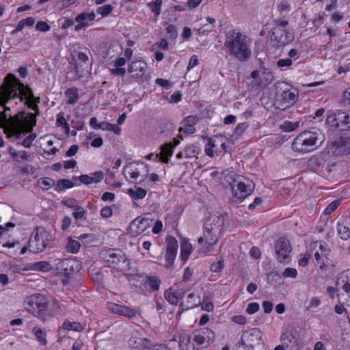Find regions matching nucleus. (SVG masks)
<instances>
[{
  "mask_svg": "<svg viewBox=\"0 0 350 350\" xmlns=\"http://www.w3.org/2000/svg\"><path fill=\"white\" fill-rule=\"evenodd\" d=\"M167 248L166 252H173L177 254L178 247V241L175 237L169 236L166 239Z\"/></svg>",
  "mask_w": 350,
  "mask_h": 350,
  "instance_id": "obj_42",
  "label": "nucleus"
},
{
  "mask_svg": "<svg viewBox=\"0 0 350 350\" xmlns=\"http://www.w3.org/2000/svg\"><path fill=\"white\" fill-rule=\"evenodd\" d=\"M107 308L114 314L124 316L127 318H133L135 317L137 313V310L135 308L115 303H109L107 304Z\"/></svg>",
  "mask_w": 350,
  "mask_h": 350,
  "instance_id": "obj_21",
  "label": "nucleus"
},
{
  "mask_svg": "<svg viewBox=\"0 0 350 350\" xmlns=\"http://www.w3.org/2000/svg\"><path fill=\"white\" fill-rule=\"evenodd\" d=\"M181 293L172 288L166 290L164 293L165 299L172 305H177L180 300Z\"/></svg>",
  "mask_w": 350,
  "mask_h": 350,
  "instance_id": "obj_33",
  "label": "nucleus"
},
{
  "mask_svg": "<svg viewBox=\"0 0 350 350\" xmlns=\"http://www.w3.org/2000/svg\"><path fill=\"white\" fill-rule=\"evenodd\" d=\"M298 94V92L295 89L284 91L280 96L281 105L278 107L284 109L289 107L296 102Z\"/></svg>",
  "mask_w": 350,
  "mask_h": 350,
  "instance_id": "obj_23",
  "label": "nucleus"
},
{
  "mask_svg": "<svg viewBox=\"0 0 350 350\" xmlns=\"http://www.w3.org/2000/svg\"><path fill=\"white\" fill-rule=\"evenodd\" d=\"M80 247L81 244L78 241L75 240L71 237L68 238L66 250L68 252L72 254H76L79 252Z\"/></svg>",
  "mask_w": 350,
  "mask_h": 350,
  "instance_id": "obj_41",
  "label": "nucleus"
},
{
  "mask_svg": "<svg viewBox=\"0 0 350 350\" xmlns=\"http://www.w3.org/2000/svg\"><path fill=\"white\" fill-rule=\"evenodd\" d=\"M191 336L193 340L196 345H202L204 344H208L215 338L214 332L207 327H204L200 329L195 330Z\"/></svg>",
  "mask_w": 350,
  "mask_h": 350,
  "instance_id": "obj_18",
  "label": "nucleus"
},
{
  "mask_svg": "<svg viewBox=\"0 0 350 350\" xmlns=\"http://www.w3.org/2000/svg\"><path fill=\"white\" fill-rule=\"evenodd\" d=\"M33 269L34 270L46 272L50 270L51 266L48 262L40 261L33 264Z\"/></svg>",
  "mask_w": 350,
  "mask_h": 350,
  "instance_id": "obj_51",
  "label": "nucleus"
},
{
  "mask_svg": "<svg viewBox=\"0 0 350 350\" xmlns=\"http://www.w3.org/2000/svg\"><path fill=\"white\" fill-rule=\"evenodd\" d=\"M46 301L47 299L44 295L33 294L26 298L24 306L27 311L42 321L45 315Z\"/></svg>",
  "mask_w": 350,
  "mask_h": 350,
  "instance_id": "obj_9",
  "label": "nucleus"
},
{
  "mask_svg": "<svg viewBox=\"0 0 350 350\" xmlns=\"http://www.w3.org/2000/svg\"><path fill=\"white\" fill-rule=\"evenodd\" d=\"M9 154L15 161L18 162L26 161L28 159V156L25 151H16L13 148H10Z\"/></svg>",
  "mask_w": 350,
  "mask_h": 350,
  "instance_id": "obj_39",
  "label": "nucleus"
},
{
  "mask_svg": "<svg viewBox=\"0 0 350 350\" xmlns=\"http://www.w3.org/2000/svg\"><path fill=\"white\" fill-rule=\"evenodd\" d=\"M346 117L348 118V114L343 111L329 115L326 119V124L330 128L340 130L341 121L344 120Z\"/></svg>",
  "mask_w": 350,
  "mask_h": 350,
  "instance_id": "obj_27",
  "label": "nucleus"
},
{
  "mask_svg": "<svg viewBox=\"0 0 350 350\" xmlns=\"http://www.w3.org/2000/svg\"><path fill=\"white\" fill-rule=\"evenodd\" d=\"M17 105L23 103L25 105V99L20 102L18 99H12L11 101L5 105H0L4 107V111L0 113V127L4 131L8 137L15 136L19 137L23 133H29L35 125V120L31 116H26L24 111H19L15 116L8 113L10 111V106L13 107L12 101Z\"/></svg>",
  "mask_w": 350,
  "mask_h": 350,
  "instance_id": "obj_2",
  "label": "nucleus"
},
{
  "mask_svg": "<svg viewBox=\"0 0 350 350\" xmlns=\"http://www.w3.org/2000/svg\"><path fill=\"white\" fill-rule=\"evenodd\" d=\"M51 235L44 228L38 227L29 240V250L34 254L42 252L51 241Z\"/></svg>",
  "mask_w": 350,
  "mask_h": 350,
  "instance_id": "obj_8",
  "label": "nucleus"
},
{
  "mask_svg": "<svg viewBox=\"0 0 350 350\" xmlns=\"http://www.w3.org/2000/svg\"><path fill=\"white\" fill-rule=\"evenodd\" d=\"M85 211L81 207L80 205H78L75 208H74V212L72 215L76 219H82L85 217Z\"/></svg>",
  "mask_w": 350,
  "mask_h": 350,
  "instance_id": "obj_59",
  "label": "nucleus"
},
{
  "mask_svg": "<svg viewBox=\"0 0 350 350\" xmlns=\"http://www.w3.org/2000/svg\"><path fill=\"white\" fill-rule=\"evenodd\" d=\"M81 262L75 258L58 260L55 265L57 273L64 276V284L68 282L70 276L78 273L81 269Z\"/></svg>",
  "mask_w": 350,
  "mask_h": 350,
  "instance_id": "obj_10",
  "label": "nucleus"
},
{
  "mask_svg": "<svg viewBox=\"0 0 350 350\" xmlns=\"http://www.w3.org/2000/svg\"><path fill=\"white\" fill-rule=\"evenodd\" d=\"M321 304V300L319 297H312L310 299L308 309H314L318 308Z\"/></svg>",
  "mask_w": 350,
  "mask_h": 350,
  "instance_id": "obj_61",
  "label": "nucleus"
},
{
  "mask_svg": "<svg viewBox=\"0 0 350 350\" xmlns=\"http://www.w3.org/2000/svg\"><path fill=\"white\" fill-rule=\"evenodd\" d=\"M36 339L40 345L44 346L47 344L46 335L44 331L38 326H35L32 330Z\"/></svg>",
  "mask_w": 350,
  "mask_h": 350,
  "instance_id": "obj_36",
  "label": "nucleus"
},
{
  "mask_svg": "<svg viewBox=\"0 0 350 350\" xmlns=\"http://www.w3.org/2000/svg\"><path fill=\"white\" fill-rule=\"evenodd\" d=\"M95 17L96 15L94 12H83L79 14L75 18V21L78 23L75 27V30L80 31L83 28L90 26L94 21Z\"/></svg>",
  "mask_w": 350,
  "mask_h": 350,
  "instance_id": "obj_24",
  "label": "nucleus"
},
{
  "mask_svg": "<svg viewBox=\"0 0 350 350\" xmlns=\"http://www.w3.org/2000/svg\"><path fill=\"white\" fill-rule=\"evenodd\" d=\"M280 339L282 344L285 345L286 347H288L289 344L296 342L297 341L295 336L291 329H286L285 331L282 332Z\"/></svg>",
  "mask_w": 350,
  "mask_h": 350,
  "instance_id": "obj_31",
  "label": "nucleus"
},
{
  "mask_svg": "<svg viewBox=\"0 0 350 350\" xmlns=\"http://www.w3.org/2000/svg\"><path fill=\"white\" fill-rule=\"evenodd\" d=\"M173 151L174 150L172 148V143L166 144L165 145L162 146L160 154L155 155V158L157 159L159 156L160 159L163 162L167 163L169 159L172 155Z\"/></svg>",
  "mask_w": 350,
  "mask_h": 350,
  "instance_id": "obj_34",
  "label": "nucleus"
},
{
  "mask_svg": "<svg viewBox=\"0 0 350 350\" xmlns=\"http://www.w3.org/2000/svg\"><path fill=\"white\" fill-rule=\"evenodd\" d=\"M199 153V149L196 146H190L187 147L184 150V157H194Z\"/></svg>",
  "mask_w": 350,
  "mask_h": 350,
  "instance_id": "obj_50",
  "label": "nucleus"
},
{
  "mask_svg": "<svg viewBox=\"0 0 350 350\" xmlns=\"http://www.w3.org/2000/svg\"><path fill=\"white\" fill-rule=\"evenodd\" d=\"M177 254L173 252H166L165 255V266L170 267L172 265L176 259Z\"/></svg>",
  "mask_w": 350,
  "mask_h": 350,
  "instance_id": "obj_54",
  "label": "nucleus"
},
{
  "mask_svg": "<svg viewBox=\"0 0 350 350\" xmlns=\"http://www.w3.org/2000/svg\"><path fill=\"white\" fill-rule=\"evenodd\" d=\"M224 226V217L221 215H213L208 218L204 225V229L211 230H218V232L223 234Z\"/></svg>",
  "mask_w": 350,
  "mask_h": 350,
  "instance_id": "obj_22",
  "label": "nucleus"
},
{
  "mask_svg": "<svg viewBox=\"0 0 350 350\" xmlns=\"http://www.w3.org/2000/svg\"><path fill=\"white\" fill-rule=\"evenodd\" d=\"M105 174L103 171H96L90 175L83 174L79 177V180L85 185L98 183L104 178Z\"/></svg>",
  "mask_w": 350,
  "mask_h": 350,
  "instance_id": "obj_28",
  "label": "nucleus"
},
{
  "mask_svg": "<svg viewBox=\"0 0 350 350\" xmlns=\"http://www.w3.org/2000/svg\"><path fill=\"white\" fill-rule=\"evenodd\" d=\"M292 248L288 239L280 237L275 242V252L278 261L288 263L291 260Z\"/></svg>",
  "mask_w": 350,
  "mask_h": 350,
  "instance_id": "obj_13",
  "label": "nucleus"
},
{
  "mask_svg": "<svg viewBox=\"0 0 350 350\" xmlns=\"http://www.w3.org/2000/svg\"><path fill=\"white\" fill-rule=\"evenodd\" d=\"M130 79L132 81L142 84L150 79V73L148 72V64L141 58L131 61L127 67Z\"/></svg>",
  "mask_w": 350,
  "mask_h": 350,
  "instance_id": "obj_7",
  "label": "nucleus"
},
{
  "mask_svg": "<svg viewBox=\"0 0 350 350\" xmlns=\"http://www.w3.org/2000/svg\"><path fill=\"white\" fill-rule=\"evenodd\" d=\"M16 98L20 102L25 99V104L34 111L38 110L40 98L35 97L30 88L25 86L20 80L12 74H8L0 88V105H5Z\"/></svg>",
  "mask_w": 350,
  "mask_h": 350,
  "instance_id": "obj_3",
  "label": "nucleus"
},
{
  "mask_svg": "<svg viewBox=\"0 0 350 350\" xmlns=\"http://www.w3.org/2000/svg\"><path fill=\"white\" fill-rule=\"evenodd\" d=\"M151 221L146 217H137L133 220L129 227V233L132 237H137L150 226Z\"/></svg>",
  "mask_w": 350,
  "mask_h": 350,
  "instance_id": "obj_17",
  "label": "nucleus"
},
{
  "mask_svg": "<svg viewBox=\"0 0 350 350\" xmlns=\"http://www.w3.org/2000/svg\"><path fill=\"white\" fill-rule=\"evenodd\" d=\"M66 103L68 104H75L79 100L78 90L75 88L68 89L65 92Z\"/></svg>",
  "mask_w": 350,
  "mask_h": 350,
  "instance_id": "obj_37",
  "label": "nucleus"
},
{
  "mask_svg": "<svg viewBox=\"0 0 350 350\" xmlns=\"http://www.w3.org/2000/svg\"><path fill=\"white\" fill-rule=\"evenodd\" d=\"M34 24L35 19L33 17H27L25 19H22L18 23L16 29L12 33L21 31L25 27H31Z\"/></svg>",
  "mask_w": 350,
  "mask_h": 350,
  "instance_id": "obj_38",
  "label": "nucleus"
},
{
  "mask_svg": "<svg viewBox=\"0 0 350 350\" xmlns=\"http://www.w3.org/2000/svg\"><path fill=\"white\" fill-rule=\"evenodd\" d=\"M53 180L49 178H40L38 181V185L43 190H47L52 187Z\"/></svg>",
  "mask_w": 350,
  "mask_h": 350,
  "instance_id": "obj_49",
  "label": "nucleus"
},
{
  "mask_svg": "<svg viewBox=\"0 0 350 350\" xmlns=\"http://www.w3.org/2000/svg\"><path fill=\"white\" fill-rule=\"evenodd\" d=\"M144 340L142 338H137V334H133L131 338L129 339V345L131 347L135 348V349H139L141 347V345L143 343Z\"/></svg>",
  "mask_w": 350,
  "mask_h": 350,
  "instance_id": "obj_52",
  "label": "nucleus"
},
{
  "mask_svg": "<svg viewBox=\"0 0 350 350\" xmlns=\"http://www.w3.org/2000/svg\"><path fill=\"white\" fill-rule=\"evenodd\" d=\"M248 125L245 122H241L238 124L234 131V134L237 136L242 135L245 131L247 129Z\"/></svg>",
  "mask_w": 350,
  "mask_h": 350,
  "instance_id": "obj_55",
  "label": "nucleus"
},
{
  "mask_svg": "<svg viewBox=\"0 0 350 350\" xmlns=\"http://www.w3.org/2000/svg\"><path fill=\"white\" fill-rule=\"evenodd\" d=\"M329 252L327 245L321 241H314L310 245V252L314 255L317 264L321 269L325 265Z\"/></svg>",
  "mask_w": 350,
  "mask_h": 350,
  "instance_id": "obj_14",
  "label": "nucleus"
},
{
  "mask_svg": "<svg viewBox=\"0 0 350 350\" xmlns=\"http://www.w3.org/2000/svg\"><path fill=\"white\" fill-rule=\"evenodd\" d=\"M17 105L23 103L25 105V99L20 102L18 99H12L11 101L5 105H0L4 107V111L0 113V127L4 131L8 137L15 136L19 137L23 133H29L35 125V120L31 116H26L24 111H19L15 116L8 113L10 111V106L13 107L12 101Z\"/></svg>",
  "mask_w": 350,
  "mask_h": 350,
  "instance_id": "obj_1",
  "label": "nucleus"
},
{
  "mask_svg": "<svg viewBox=\"0 0 350 350\" xmlns=\"http://www.w3.org/2000/svg\"><path fill=\"white\" fill-rule=\"evenodd\" d=\"M57 124L59 126H62L66 133L69 132V131H70L69 124H68L66 118L63 116H61L59 114L57 116Z\"/></svg>",
  "mask_w": 350,
  "mask_h": 350,
  "instance_id": "obj_57",
  "label": "nucleus"
},
{
  "mask_svg": "<svg viewBox=\"0 0 350 350\" xmlns=\"http://www.w3.org/2000/svg\"><path fill=\"white\" fill-rule=\"evenodd\" d=\"M73 185V183L70 180L62 179L57 182L55 189L60 191L62 190L72 188Z\"/></svg>",
  "mask_w": 350,
  "mask_h": 350,
  "instance_id": "obj_47",
  "label": "nucleus"
},
{
  "mask_svg": "<svg viewBox=\"0 0 350 350\" xmlns=\"http://www.w3.org/2000/svg\"><path fill=\"white\" fill-rule=\"evenodd\" d=\"M224 46L229 54L235 56L239 60H245L250 57L251 50L247 36L237 30L227 33Z\"/></svg>",
  "mask_w": 350,
  "mask_h": 350,
  "instance_id": "obj_4",
  "label": "nucleus"
},
{
  "mask_svg": "<svg viewBox=\"0 0 350 350\" xmlns=\"http://www.w3.org/2000/svg\"><path fill=\"white\" fill-rule=\"evenodd\" d=\"M198 118L196 116H189L187 117L183 121L182 125L179 129V131L189 134L193 133L196 131L194 126L198 122Z\"/></svg>",
  "mask_w": 350,
  "mask_h": 350,
  "instance_id": "obj_29",
  "label": "nucleus"
},
{
  "mask_svg": "<svg viewBox=\"0 0 350 350\" xmlns=\"http://www.w3.org/2000/svg\"><path fill=\"white\" fill-rule=\"evenodd\" d=\"M337 232L340 237L343 240H347L350 238V230L343 224H338Z\"/></svg>",
  "mask_w": 350,
  "mask_h": 350,
  "instance_id": "obj_43",
  "label": "nucleus"
},
{
  "mask_svg": "<svg viewBox=\"0 0 350 350\" xmlns=\"http://www.w3.org/2000/svg\"><path fill=\"white\" fill-rule=\"evenodd\" d=\"M61 307L59 302L56 299H51L46 301V307L45 308V315L43 317V321L48 320L51 317L60 313Z\"/></svg>",
  "mask_w": 350,
  "mask_h": 350,
  "instance_id": "obj_25",
  "label": "nucleus"
},
{
  "mask_svg": "<svg viewBox=\"0 0 350 350\" xmlns=\"http://www.w3.org/2000/svg\"><path fill=\"white\" fill-rule=\"evenodd\" d=\"M282 275L284 278H295L297 276V271L295 268L287 267L284 270Z\"/></svg>",
  "mask_w": 350,
  "mask_h": 350,
  "instance_id": "obj_58",
  "label": "nucleus"
},
{
  "mask_svg": "<svg viewBox=\"0 0 350 350\" xmlns=\"http://www.w3.org/2000/svg\"><path fill=\"white\" fill-rule=\"evenodd\" d=\"M88 53L90 51L87 48L80 46L79 50H74L72 52V56L81 62H85L88 59Z\"/></svg>",
  "mask_w": 350,
  "mask_h": 350,
  "instance_id": "obj_35",
  "label": "nucleus"
},
{
  "mask_svg": "<svg viewBox=\"0 0 350 350\" xmlns=\"http://www.w3.org/2000/svg\"><path fill=\"white\" fill-rule=\"evenodd\" d=\"M35 28L36 31L40 32H47L51 29L50 25L44 21H38L36 24Z\"/></svg>",
  "mask_w": 350,
  "mask_h": 350,
  "instance_id": "obj_56",
  "label": "nucleus"
},
{
  "mask_svg": "<svg viewBox=\"0 0 350 350\" xmlns=\"http://www.w3.org/2000/svg\"><path fill=\"white\" fill-rule=\"evenodd\" d=\"M192 251V245L188 241H183L180 246V258L183 263L187 262Z\"/></svg>",
  "mask_w": 350,
  "mask_h": 350,
  "instance_id": "obj_32",
  "label": "nucleus"
},
{
  "mask_svg": "<svg viewBox=\"0 0 350 350\" xmlns=\"http://www.w3.org/2000/svg\"><path fill=\"white\" fill-rule=\"evenodd\" d=\"M36 135L35 134H30L26 138H25L22 142V145L25 148H29L31 145L34 139H36Z\"/></svg>",
  "mask_w": 350,
  "mask_h": 350,
  "instance_id": "obj_64",
  "label": "nucleus"
},
{
  "mask_svg": "<svg viewBox=\"0 0 350 350\" xmlns=\"http://www.w3.org/2000/svg\"><path fill=\"white\" fill-rule=\"evenodd\" d=\"M146 285L152 291H157L159 288L160 281L156 277H149L146 281Z\"/></svg>",
  "mask_w": 350,
  "mask_h": 350,
  "instance_id": "obj_48",
  "label": "nucleus"
},
{
  "mask_svg": "<svg viewBox=\"0 0 350 350\" xmlns=\"http://www.w3.org/2000/svg\"><path fill=\"white\" fill-rule=\"evenodd\" d=\"M113 10V7L109 4L104 5L97 9V13L102 16H108Z\"/></svg>",
  "mask_w": 350,
  "mask_h": 350,
  "instance_id": "obj_53",
  "label": "nucleus"
},
{
  "mask_svg": "<svg viewBox=\"0 0 350 350\" xmlns=\"http://www.w3.org/2000/svg\"><path fill=\"white\" fill-rule=\"evenodd\" d=\"M225 137L223 135H215L208 139L205 152L209 157H214L215 151L217 152L220 146L221 149L226 148Z\"/></svg>",
  "mask_w": 350,
  "mask_h": 350,
  "instance_id": "obj_20",
  "label": "nucleus"
},
{
  "mask_svg": "<svg viewBox=\"0 0 350 350\" xmlns=\"http://www.w3.org/2000/svg\"><path fill=\"white\" fill-rule=\"evenodd\" d=\"M325 140V137L319 129L304 131L293 139L291 148L294 152L306 154L314 151Z\"/></svg>",
  "mask_w": 350,
  "mask_h": 350,
  "instance_id": "obj_5",
  "label": "nucleus"
},
{
  "mask_svg": "<svg viewBox=\"0 0 350 350\" xmlns=\"http://www.w3.org/2000/svg\"><path fill=\"white\" fill-rule=\"evenodd\" d=\"M251 77L253 79L259 78V84L262 86H266L269 84L273 80V75L268 70H254L252 72Z\"/></svg>",
  "mask_w": 350,
  "mask_h": 350,
  "instance_id": "obj_26",
  "label": "nucleus"
},
{
  "mask_svg": "<svg viewBox=\"0 0 350 350\" xmlns=\"http://www.w3.org/2000/svg\"><path fill=\"white\" fill-rule=\"evenodd\" d=\"M126 60L123 57H118L114 59L111 57L108 63L109 66V70L111 75L123 77L126 73Z\"/></svg>",
  "mask_w": 350,
  "mask_h": 350,
  "instance_id": "obj_19",
  "label": "nucleus"
},
{
  "mask_svg": "<svg viewBox=\"0 0 350 350\" xmlns=\"http://www.w3.org/2000/svg\"><path fill=\"white\" fill-rule=\"evenodd\" d=\"M340 204V201L335 200L332 202L324 210L325 214H330L334 212Z\"/></svg>",
  "mask_w": 350,
  "mask_h": 350,
  "instance_id": "obj_63",
  "label": "nucleus"
},
{
  "mask_svg": "<svg viewBox=\"0 0 350 350\" xmlns=\"http://www.w3.org/2000/svg\"><path fill=\"white\" fill-rule=\"evenodd\" d=\"M260 309L259 304L256 302L250 303L246 308V312L248 314H253L257 312Z\"/></svg>",
  "mask_w": 350,
  "mask_h": 350,
  "instance_id": "obj_62",
  "label": "nucleus"
},
{
  "mask_svg": "<svg viewBox=\"0 0 350 350\" xmlns=\"http://www.w3.org/2000/svg\"><path fill=\"white\" fill-rule=\"evenodd\" d=\"M162 3V0H155L148 3V7L151 10L152 12L155 14L157 16H159L161 13Z\"/></svg>",
  "mask_w": 350,
  "mask_h": 350,
  "instance_id": "obj_46",
  "label": "nucleus"
},
{
  "mask_svg": "<svg viewBox=\"0 0 350 350\" xmlns=\"http://www.w3.org/2000/svg\"><path fill=\"white\" fill-rule=\"evenodd\" d=\"M222 234V233L218 232V230L214 232L209 229H204L203 237H199L198 241L199 243L204 241L203 245L204 252H211L214 250L215 246Z\"/></svg>",
  "mask_w": 350,
  "mask_h": 350,
  "instance_id": "obj_15",
  "label": "nucleus"
},
{
  "mask_svg": "<svg viewBox=\"0 0 350 350\" xmlns=\"http://www.w3.org/2000/svg\"><path fill=\"white\" fill-rule=\"evenodd\" d=\"M299 124L297 122H291L286 121L282 124V129L284 131L290 132L293 131L298 127Z\"/></svg>",
  "mask_w": 350,
  "mask_h": 350,
  "instance_id": "obj_60",
  "label": "nucleus"
},
{
  "mask_svg": "<svg viewBox=\"0 0 350 350\" xmlns=\"http://www.w3.org/2000/svg\"><path fill=\"white\" fill-rule=\"evenodd\" d=\"M128 193L135 200L143 199L146 195V191L142 188L135 187L133 189H129Z\"/></svg>",
  "mask_w": 350,
  "mask_h": 350,
  "instance_id": "obj_40",
  "label": "nucleus"
},
{
  "mask_svg": "<svg viewBox=\"0 0 350 350\" xmlns=\"http://www.w3.org/2000/svg\"><path fill=\"white\" fill-rule=\"evenodd\" d=\"M180 350H195V343L191 334H182L179 338Z\"/></svg>",
  "mask_w": 350,
  "mask_h": 350,
  "instance_id": "obj_30",
  "label": "nucleus"
},
{
  "mask_svg": "<svg viewBox=\"0 0 350 350\" xmlns=\"http://www.w3.org/2000/svg\"><path fill=\"white\" fill-rule=\"evenodd\" d=\"M336 286L343 291L338 295L339 303L350 306V269H346L340 273L337 279Z\"/></svg>",
  "mask_w": 350,
  "mask_h": 350,
  "instance_id": "obj_11",
  "label": "nucleus"
},
{
  "mask_svg": "<svg viewBox=\"0 0 350 350\" xmlns=\"http://www.w3.org/2000/svg\"><path fill=\"white\" fill-rule=\"evenodd\" d=\"M63 329L66 330L81 331L83 326L79 323L66 320L62 325Z\"/></svg>",
  "mask_w": 350,
  "mask_h": 350,
  "instance_id": "obj_44",
  "label": "nucleus"
},
{
  "mask_svg": "<svg viewBox=\"0 0 350 350\" xmlns=\"http://www.w3.org/2000/svg\"><path fill=\"white\" fill-rule=\"evenodd\" d=\"M288 25V21L279 20L272 29L271 38L280 44H288L293 39L292 33L287 30Z\"/></svg>",
  "mask_w": 350,
  "mask_h": 350,
  "instance_id": "obj_12",
  "label": "nucleus"
},
{
  "mask_svg": "<svg viewBox=\"0 0 350 350\" xmlns=\"http://www.w3.org/2000/svg\"><path fill=\"white\" fill-rule=\"evenodd\" d=\"M230 186L232 200L235 202H242L252 193L254 184L250 179L243 176L233 174Z\"/></svg>",
  "mask_w": 350,
  "mask_h": 350,
  "instance_id": "obj_6",
  "label": "nucleus"
},
{
  "mask_svg": "<svg viewBox=\"0 0 350 350\" xmlns=\"http://www.w3.org/2000/svg\"><path fill=\"white\" fill-rule=\"evenodd\" d=\"M200 303V299L198 295L189 294L187 297V309L193 308Z\"/></svg>",
  "mask_w": 350,
  "mask_h": 350,
  "instance_id": "obj_45",
  "label": "nucleus"
},
{
  "mask_svg": "<svg viewBox=\"0 0 350 350\" xmlns=\"http://www.w3.org/2000/svg\"><path fill=\"white\" fill-rule=\"evenodd\" d=\"M126 170L132 182L137 183L139 181L141 183L148 176V167L144 163H138L135 166L127 167Z\"/></svg>",
  "mask_w": 350,
  "mask_h": 350,
  "instance_id": "obj_16",
  "label": "nucleus"
}]
</instances>
